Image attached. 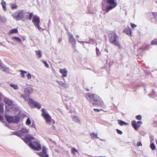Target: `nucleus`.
I'll return each mask as SVG.
<instances>
[{
    "label": "nucleus",
    "instance_id": "obj_1",
    "mask_svg": "<svg viewBox=\"0 0 157 157\" xmlns=\"http://www.w3.org/2000/svg\"><path fill=\"white\" fill-rule=\"evenodd\" d=\"M107 3L109 5L107 6L106 7L104 4L102 3V10L107 13L115 8L117 5V3L115 0H107Z\"/></svg>",
    "mask_w": 157,
    "mask_h": 157
},
{
    "label": "nucleus",
    "instance_id": "obj_2",
    "mask_svg": "<svg viewBox=\"0 0 157 157\" xmlns=\"http://www.w3.org/2000/svg\"><path fill=\"white\" fill-rule=\"evenodd\" d=\"M109 41L111 44L120 47V44L118 39V36L115 32H112L109 34Z\"/></svg>",
    "mask_w": 157,
    "mask_h": 157
},
{
    "label": "nucleus",
    "instance_id": "obj_3",
    "mask_svg": "<svg viewBox=\"0 0 157 157\" xmlns=\"http://www.w3.org/2000/svg\"><path fill=\"white\" fill-rule=\"evenodd\" d=\"M15 134L20 137L25 143H29L34 139L33 136L29 135H25V137H23L20 131L16 132Z\"/></svg>",
    "mask_w": 157,
    "mask_h": 157
},
{
    "label": "nucleus",
    "instance_id": "obj_4",
    "mask_svg": "<svg viewBox=\"0 0 157 157\" xmlns=\"http://www.w3.org/2000/svg\"><path fill=\"white\" fill-rule=\"evenodd\" d=\"M31 141L27 143L32 149L37 151H40L41 149V146L38 141H35L32 142Z\"/></svg>",
    "mask_w": 157,
    "mask_h": 157
},
{
    "label": "nucleus",
    "instance_id": "obj_5",
    "mask_svg": "<svg viewBox=\"0 0 157 157\" xmlns=\"http://www.w3.org/2000/svg\"><path fill=\"white\" fill-rule=\"evenodd\" d=\"M24 16L23 10L17 11L12 14V17L17 21L22 19Z\"/></svg>",
    "mask_w": 157,
    "mask_h": 157
},
{
    "label": "nucleus",
    "instance_id": "obj_6",
    "mask_svg": "<svg viewBox=\"0 0 157 157\" xmlns=\"http://www.w3.org/2000/svg\"><path fill=\"white\" fill-rule=\"evenodd\" d=\"M42 115L45 120L46 122L48 124H50L51 121V116L48 114L46 113L45 110L44 109H42Z\"/></svg>",
    "mask_w": 157,
    "mask_h": 157
},
{
    "label": "nucleus",
    "instance_id": "obj_7",
    "mask_svg": "<svg viewBox=\"0 0 157 157\" xmlns=\"http://www.w3.org/2000/svg\"><path fill=\"white\" fill-rule=\"evenodd\" d=\"M32 22L35 26L39 30L40 23V19L39 17L36 15L34 16L33 17Z\"/></svg>",
    "mask_w": 157,
    "mask_h": 157
},
{
    "label": "nucleus",
    "instance_id": "obj_8",
    "mask_svg": "<svg viewBox=\"0 0 157 157\" xmlns=\"http://www.w3.org/2000/svg\"><path fill=\"white\" fill-rule=\"evenodd\" d=\"M47 149L45 146H43L41 152H37V155L40 157H49L47 154Z\"/></svg>",
    "mask_w": 157,
    "mask_h": 157
},
{
    "label": "nucleus",
    "instance_id": "obj_9",
    "mask_svg": "<svg viewBox=\"0 0 157 157\" xmlns=\"http://www.w3.org/2000/svg\"><path fill=\"white\" fill-rule=\"evenodd\" d=\"M21 97L24 98L25 100L27 101L28 103L30 106L32 107L33 106L35 101H33L31 98H29V97H27L25 94H21Z\"/></svg>",
    "mask_w": 157,
    "mask_h": 157
},
{
    "label": "nucleus",
    "instance_id": "obj_10",
    "mask_svg": "<svg viewBox=\"0 0 157 157\" xmlns=\"http://www.w3.org/2000/svg\"><path fill=\"white\" fill-rule=\"evenodd\" d=\"M33 89L31 87H27L25 89L24 92L27 97H29L30 94H31L33 92Z\"/></svg>",
    "mask_w": 157,
    "mask_h": 157
},
{
    "label": "nucleus",
    "instance_id": "obj_11",
    "mask_svg": "<svg viewBox=\"0 0 157 157\" xmlns=\"http://www.w3.org/2000/svg\"><path fill=\"white\" fill-rule=\"evenodd\" d=\"M142 124V123L141 121H138L136 122V121H133L132 122V127L136 130L138 129Z\"/></svg>",
    "mask_w": 157,
    "mask_h": 157
},
{
    "label": "nucleus",
    "instance_id": "obj_12",
    "mask_svg": "<svg viewBox=\"0 0 157 157\" xmlns=\"http://www.w3.org/2000/svg\"><path fill=\"white\" fill-rule=\"evenodd\" d=\"M5 117L7 122L9 123H13V117L10 116L8 115H5Z\"/></svg>",
    "mask_w": 157,
    "mask_h": 157
},
{
    "label": "nucleus",
    "instance_id": "obj_13",
    "mask_svg": "<svg viewBox=\"0 0 157 157\" xmlns=\"http://www.w3.org/2000/svg\"><path fill=\"white\" fill-rule=\"evenodd\" d=\"M68 37L69 42L71 43L75 44V40L73 36L70 33L68 35Z\"/></svg>",
    "mask_w": 157,
    "mask_h": 157
},
{
    "label": "nucleus",
    "instance_id": "obj_14",
    "mask_svg": "<svg viewBox=\"0 0 157 157\" xmlns=\"http://www.w3.org/2000/svg\"><path fill=\"white\" fill-rule=\"evenodd\" d=\"M4 101L5 103L8 105L12 106L13 105L12 101L8 98H5Z\"/></svg>",
    "mask_w": 157,
    "mask_h": 157
},
{
    "label": "nucleus",
    "instance_id": "obj_15",
    "mask_svg": "<svg viewBox=\"0 0 157 157\" xmlns=\"http://www.w3.org/2000/svg\"><path fill=\"white\" fill-rule=\"evenodd\" d=\"M0 69L2 71L4 72H7L9 71V69L8 67H6L3 65L0 61Z\"/></svg>",
    "mask_w": 157,
    "mask_h": 157
},
{
    "label": "nucleus",
    "instance_id": "obj_16",
    "mask_svg": "<svg viewBox=\"0 0 157 157\" xmlns=\"http://www.w3.org/2000/svg\"><path fill=\"white\" fill-rule=\"evenodd\" d=\"M59 72L62 74V77H66L67 76V70L66 68L60 69Z\"/></svg>",
    "mask_w": 157,
    "mask_h": 157
},
{
    "label": "nucleus",
    "instance_id": "obj_17",
    "mask_svg": "<svg viewBox=\"0 0 157 157\" xmlns=\"http://www.w3.org/2000/svg\"><path fill=\"white\" fill-rule=\"evenodd\" d=\"M123 32L125 33L128 35L130 36L131 35V30L129 27L125 28Z\"/></svg>",
    "mask_w": 157,
    "mask_h": 157
},
{
    "label": "nucleus",
    "instance_id": "obj_18",
    "mask_svg": "<svg viewBox=\"0 0 157 157\" xmlns=\"http://www.w3.org/2000/svg\"><path fill=\"white\" fill-rule=\"evenodd\" d=\"M1 4L2 6V8L5 11L7 10L6 8V2L3 0H2L1 2Z\"/></svg>",
    "mask_w": 157,
    "mask_h": 157
},
{
    "label": "nucleus",
    "instance_id": "obj_19",
    "mask_svg": "<svg viewBox=\"0 0 157 157\" xmlns=\"http://www.w3.org/2000/svg\"><path fill=\"white\" fill-rule=\"evenodd\" d=\"M20 119V117L18 115L15 116L14 117H13V123H18Z\"/></svg>",
    "mask_w": 157,
    "mask_h": 157
},
{
    "label": "nucleus",
    "instance_id": "obj_20",
    "mask_svg": "<svg viewBox=\"0 0 157 157\" xmlns=\"http://www.w3.org/2000/svg\"><path fill=\"white\" fill-rule=\"evenodd\" d=\"M88 98L86 97L87 99L89 98L90 99L93 100L94 97V94L88 93L86 94Z\"/></svg>",
    "mask_w": 157,
    "mask_h": 157
},
{
    "label": "nucleus",
    "instance_id": "obj_21",
    "mask_svg": "<svg viewBox=\"0 0 157 157\" xmlns=\"http://www.w3.org/2000/svg\"><path fill=\"white\" fill-rule=\"evenodd\" d=\"M118 122L119 124L121 126H122L123 125H127L128 124L127 123L121 120H118Z\"/></svg>",
    "mask_w": 157,
    "mask_h": 157
},
{
    "label": "nucleus",
    "instance_id": "obj_22",
    "mask_svg": "<svg viewBox=\"0 0 157 157\" xmlns=\"http://www.w3.org/2000/svg\"><path fill=\"white\" fill-rule=\"evenodd\" d=\"M20 131L21 132L22 134L23 135V137H25V135L24 134L27 133L28 132L27 130L25 128H22Z\"/></svg>",
    "mask_w": 157,
    "mask_h": 157
},
{
    "label": "nucleus",
    "instance_id": "obj_23",
    "mask_svg": "<svg viewBox=\"0 0 157 157\" xmlns=\"http://www.w3.org/2000/svg\"><path fill=\"white\" fill-rule=\"evenodd\" d=\"M33 107H36L38 109H39L41 108V106L40 104L39 103H38L37 102H35Z\"/></svg>",
    "mask_w": 157,
    "mask_h": 157
},
{
    "label": "nucleus",
    "instance_id": "obj_24",
    "mask_svg": "<svg viewBox=\"0 0 157 157\" xmlns=\"http://www.w3.org/2000/svg\"><path fill=\"white\" fill-rule=\"evenodd\" d=\"M18 33V30L17 29H12L9 32V34H13Z\"/></svg>",
    "mask_w": 157,
    "mask_h": 157
},
{
    "label": "nucleus",
    "instance_id": "obj_25",
    "mask_svg": "<svg viewBox=\"0 0 157 157\" xmlns=\"http://www.w3.org/2000/svg\"><path fill=\"white\" fill-rule=\"evenodd\" d=\"M12 39L13 40H15L16 41L19 42H21V39L19 37H18L14 36L12 37Z\"/></svg>",
    "mask_w": 157,
    "mask_h": 157
},
{
    "label": "nucleus",
    "instance_id": "obj_26",
    "mask_svg": "<svg viewBox=\"0 0 157 157\" xmlns=\"http://www.w3.org/2000/svg\"><path fill=\"white\" fill-rule=\"evenodd\" d=\"M35 52L36 53V55L38 56L39 58H40L41 57L42 54L40 50L36 51Z\"/></svg>",
    "mask_w": 157,
    "mask_h": 157
},
{
    "label": "nucleus",
    "instance_id": "obj_27",
    "mask_svg": "<svg viewBox=\"0 0 157 157\" xmlns=\"http://www.w3.org/2000/svg\"><path fill=\"white\" fill-rule=\"evenodd\" d=\"M71 150L72 154H75L76 152H78V151L74 148H72Z\"/></svg>",
    "mask_w": 157,
    "mask_h": 157
},
{
    "label": "nucleus",
    "instance_id": "obj_28",
    "mask_svg": "<svg viewBox=\"0 0 157 157\" xmlns=\"http://www.w3.org/2000/svg\"><path fill=\"white\" fill-rule=\"evenodd\" d=\"M17 7V6L15 4H11V8L12 9H16Z\"/></svg>",
    "mask_w": 157,
    "mask_h": 157
},
{
    "label": "nucleus",
    "instance_id": "obj_29",
    "mask_svg": "<svg viewBox=\"0 0 157 157\" xmlns=\"http://www.w3.org/2000/svg\"><path fill=\"white\" fill-rule=\"evenodd\" d=\"M20 72H21V75L22 76V77L23 78H24L25 77V74H26L27 73V72L26 71L22 70Z\"/></svg>",
    "mask_w": 157,
    "mask_h": 157
},
{
    "label": "nucleus",
    "instance_id": "obj_30",
    "mask_svg": "<svg viewBox=\"0 0 157 157\" xmlns=\"http://www.w3.org/2000/svg\"><path fill=\"white\" fill-rule=\"evenodd\" d=\"M33 14L32 13H30L28 15V19L29 20H32V18L33 17Z\"/></svg>",
    "mask_w": 157,
    "mask_h": 157
},
{
    "label": "nucleus",
    "instance_id": "obj_31",
    "mask_svg": "<svg viewBox=\"0 0 157 157\" xmlns=\"http://www.w3.org/2000/svg\"><path fill=\"white\" fill-rule=\"evenodd\" d=\"M72 119L73 121H75L77 122H79L80 121L78 119L76 116H74L72 117Z\"/></svg>",
    "mask_w": 157,
    "mask_h": 157
},
{
    "label": "nucleus",
    "instance_id": "obj_32",
    "mask_svg": "<svg viewBox=\"0 0 157 157\" xmlns=\"http://www.w3.org/2000/svg\"><path fill=\"white\" fill-rule=\"evenodd\" d=\"M3 105L2 104L0 103V113L3 112Z\"/></svg>",
    "mask_w": 157,
    "mask_h": 157
},
{
    "label": "nucleus",
    "instance_id": "obj_33",
    "mask_svg": "<svg viewBox=\"0 0 157 157\" xmlns=\"http://www.w3.org/2000/svg\"><path fill=\"white\" fill-rule=\"evenodd\" d=\"M10 86L11 87H13V88L16 90L18 89V87L17 86V85L15 84H10Z\"/></svg>",
    "mask_w": 157,
    "mask_h": 157
},
{
    "label": "nucleus",
    "instance_id": "obj_34",
    "mask_svg": "<svg viewBox=\"0 0 157 157\" xmlns=\"http://www.w3.org/2000/svg\"><path fill=\"white\" fill-rule=\"evenodd\" d=\"M96 51L97 55L98 56H100L101 55V53L99 51V49L98 48H96Z\"/></svg>",
    "mask_w": 157,
    "mask_h": 157
},
{
    "label": "nucleus",
    "instance_id": "obj_35",
    "mask_svg": "<svg viewBox=\"0 0 157 157\" xmlns=\"http://www.w3.org/2000/svg\"><path fill=\"white\" fill-rule=\"evenodd\" d=\"M31 123V121L29 118H28L26 120V125H29Z\"/></svg>",
    "mask_w": 157,
    "mask_h": 157
},
{
    "label": "nucleus",
    "instance_id": "obj_36",
    "mask_svg": "<svg viewBox=\"0 0 157 157\" xmlns=\"http://www.w3.org/2000/svg\"><path fill=\"white\" fill-rule=\"evenodd\" d=\"M150 147L152 150H154L155 148V147L153 143H152L151 144Z\"/></svg>",
    "mask_w": 157,
    "mask_h": 157
},
{
    "label": "nucleus",
    "instance_id": "obj_37",
    "mask_svg": "<svg viewBox=\"0 0 157 157\" xmlns=\"http://www.w3.org/2000/svg\"><path fill=\"white\" fill-rule=\"evenodd\" d=\"M97 134L94 133H92L90 134V136L92 137L95 138L97 137Z\"/></svg>",
    "mask_w": 157,
    "mask_h": 157
},
{
    "label": "nucleus",
    "instance_id": "obj_38",
    "mask_svg": "<svg viewBox=\"0 0 157 157\" xmlns=\"http://www.w3.org/2000/svg\"><path fill=\"white\" fill-rule=\"evenodd\" d=\"M151 44L152 45L157 44V40H153L151 41Z\"/></svg>",
    "mask_w": 157,
    "mask_h": 157
},
{
    "label": "nucleus",
    "instance_id": "obj_39",
    "mask_svg": "<svg viewBox=\"0 0 157 157\" xmlns=\"http://www.w3.org/2000/svg\"><path fill=\"white\" fill-rule=\"evenodd\" d=\"M136 119L138 120H141L142 118V117L140 115H139L137 116H136Z\"/></svg>",
    "mask_w": 157,
    "mask_h": 157
},
{
    "label": "nucleus",
    "instance_id": "obj_40",
    "mask_svg": "<svg viewBox=\"0 0 157 157\" xmlns=\"http://www.w3.org/2000/svg\"><path fill=\"white\" fill-rule=\"evenodd\" d=\"M43 63L46 67L48 68L49 67L48 64L47 63V62L45 61H43Z\"/></svg>",
    "mask_w": 157,
    "mask_h": 157
},
{
    "label": "nucleus",
    "instance_id": "obj_41",
    "mask_svg": "<svg viewBox=\"0 0 157 157\" xmlns=\"http://www.w3.org/2000/svg\"><path fill=\"white\" fill-rule=\"evenodd\" d=\"M27 76L28 79H30L31 78V75L29 73L27 74Z\"/></svg>",
    "mask_w": 157,
    "mask_h": 157
},
{
    "label": "nucleus",
    "instance_id": "obj_42",
    "mask_svg": "<svg viewBox=\"0 0 157 157\" xmlns=\"http://www.w3.org/2000/svg\"><path fill=\"white\" fill-rule=\"evenodd\" d=\"M130 25L132 28L136 27V25L132 23H131Z\"/></svg>",
    "mask_w": 157,
    "mask_h": 157
},
{
    "label": "nucleus",
    "instance_id": "obj_43",
    "mask_svg": "<svg viewBox=\"0 0 157 157\" xmlns=\"http://www.w3.org/2000/svg\"><path fill=\"white\" fill-rule=\"evenodd\" d=\"M116 131H117V132L118 133H119V134H122V131H121V130H119L118 129H117Z\"/></svg>",
    "mask_w": 157,
    "mask_h": 157
},
{
    "label": "nucleus",
    "instance_id": "obj_44",
    "mask_svg": "<svg viewBox=\"0 0 157 157\" xmlns=\"http://www.w3.org/2000/svg\"><path fill=\"white\" fill-rule=\"evenodd\" d=\"M142 145L141 143L140 142H138L137 144V146H141Z\"/></svg>",
    "mask_w": 157,
    "mask_h": 157
},
{
    "label": "nucleus",
    "instance_id": "obj_45",
    "mask_svg": "<svg viewBox=\"0 0 157 157\" xmlns=\"http://www.w3.org/2000/svg\"><path fill=\"white\" fill-rule=\"evenodd\" d=\"M94 110L95 111L98 112L101 111L102 110V109H94Z\"/></svg>",
    "mask_w": 157,
    "mask_h": 157
},
{
    "label": "nucleus",
    "instance_id": "obj_46",
    "mask_svg": "<svg viewBox=\"0 0 157 157\" xmlns=\"http://www.w3.org/2000/svg\"><path fill=\"white\" fill-rule=\"evenodd\" d=\"M3 18L0 15V21H1V22H3Z\"/></svg>",
    "mask_w": 157,
    "mask_h": 157
},
{
    "label": "nucleus",
    "instance_id": "obj_47",
    "mask_svg": "<svg viewBox=\"0 0 157 157\" xmlns=\"http://www.w3.org/2000/svg\"><path fill=\"white\" fill-rule=\"evenodd\" d=\"M3 117L0 115V120L2 121L3 120Z\"/></svg>",
    "mask_w": 157,
    "mask_h": 157
},
{
    "label": "nucleus",
    "instance_id": "obj_48",
    "mask_svg": "<svg viewBox=\"0 0 157 157\" xmlns=\"http://www.w3.org/2000/svg\"><path fill=\"white\" fill-rule=\"evenodd\" d=\"M62 39L61 38H60L58 40V42L59 43H60V42H61V41H62Z\"/></svg>",
    "mask_w": 157,
    "mask_h": 157
},
{
    "label": "nucleus",
    "instance_id": "obj_49",
    "mask_svg": "<svg viewBox=\"0 0 157 157\" xmlns=\"http://www.w3.org/2000/svg\"><path fill=\"white\" fill-rule=\"evenodd\" d=\"M103 102H102L101 103L98 105H99L100 106H102L103 105Z\"/></svg>",
    "mask_w": 157,
    "mask_h": 157
},
{
    "label": "nucleus",
    "instance_id": "obj_50",
    "mask_svg": "<svg viewBox=\"0 0 157 157\" xmlns=\"http://www.w3.org/2000/svg\"><path fill=\"white\" fill-rule=\"evenodd\" d=\"M1 94L0 93V101L1 100Z\"/></svg>",
    "mask_w": 157,
    "mask_h": 157
},
{
    "label": "nucleus",
    "instance_id": "obj_51",
    "mask_svg": "<svg viewBox=\"0 0 157 157\" xmlns=\"http://www.w3.org/2000/svg\"><path fill=\"white\" fill-rule=\"evenodd\" d=\"M93 40L92 39H90L89 41H93Z\"/></svg>",
    "mask_w": 157,
    "mask_h": 157
},
{
    "label": "nucleus",
    "instance_id": "obj_52",
    "mask_svg": "<svg viewBox=\"0 0 157 157\" xmlns=\"http://www.w3.org/2000/svg\"><path fill=\"white\" fill-rule=\"evenodd\" d=\"M156 144H157V140H156Z\"/></svg>",
    "mask_w": 157,
    "mask_h": 157
}]
</instances>
